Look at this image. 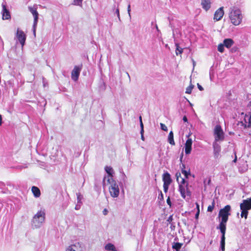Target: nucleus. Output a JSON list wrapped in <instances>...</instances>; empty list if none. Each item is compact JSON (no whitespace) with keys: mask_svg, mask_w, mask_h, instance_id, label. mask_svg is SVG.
<instances>
[{"mask_svg":"<svg viewBox=\"0 0 251 251\" xmlns=\"http://www.w3.org/2000/svg\"><path fill=\"white\" fill-rule=\"evenodd\" d=\"M105 249L108 251H116L114 246L111 244H107Z\"/></svg>","mask_w":251,"mask_h":251,"instance_id":"27","label":"nucleus"},{"mask_svg":"<svg viewBox=\"0 0 251 251\" xmlns=\"http://www.w3.org/2000/svg\"><path fill=\"white\" fill-rule=\"evenodd\" d=\"M159 198L160 199H163V195L161 191L160 192V195L159 196Z\"/></svg>","mask_w":251,"mask_h":251,"instance_id":"45","label":"nucleus"},{"mask_svg":"<svg viewBox=\"0 0 251 251\" xmlns=\"http://www.w3.org/2000/svg\"><path fill=\"white\" fill-rule=\"evenodd\" d=\"M46 212L44 209H40L33 217L31 220V227L37 229L42 226L45 223Z\"/></svg>","mask_w":251,"mask_h":251,"instance_id":"2","label":"nucleus"},{"mask_svg":"<svg viewBox=\"0 0 251 251\" xmlns=\"http://www.w3.org/2000/svg\"><path fill=\"white\" fill-rule=\"evenodd\" d=\"M234 42L231 39H225L223 41V44L227 48H230L233 45Z\"/></svg>","mask_w":251,"mask_h":251,"instance_id":"20","label":"nucleus"},{"mask_svg":"<svg viewBox=\"0 0 251 251\" xmlns=\"http://www.w3.org/2000/svg\"><path fill=\"white\" fill-rule=\"evenodd\" d=\"M197 85H198V88H199V89L200 91L203 90V89L201 85H200L199 83H198Z\"/></svg>","mask_w":251,"mask_h":251,"instance_id":"42","label":"nucleus"},{"mask_svg":"<svg viewBox=\"0 0 251 251\" xmlns=\"http://www.w3.org/2000/svg\"><path fill=\"white\" fill-rule=\"evenodd\" d=\"M240 209L241 210V216L245 217L246 219L248 215V211L251 209V200L248 199L244 200L240 204Z\"/></svg>","mask_w":251,"mask_h":251,"instance_id":"5","label":"nucleus"},{"mask_svg":"<svg viewBox=\"0 0 251 251\" xmlns=\"http://www.w3.org/2000/svg\"><path fill=\"white\" fill-rule=\"evenodd\" d=\"M140 132H141V135L143 134V132H144V129L143 128H142V129L141 128Z\"/></svg>","mask_w":251,"mask_h":251,"instance_id":"50","label":"nucleus"},{"mask_svg":"<svg viewBox=\"0 0 251 251\" xmlns=\"http://www.w3.org/2000/svg\"><path fill=\"white\" fill-rule=\"evenodd\" d=\"M167 203L171 207L172 206V203H171V200L169 197H168V199H167Z\"/></svg>","mask_w":251,"mask_h":251,"instance_id":"36","label":"nucleus"},{"mask_svg":"<svg viewBox=\"0 0 251 251\" xmlns=\"http://www.w3.org/2000/svg\"><path fill=\"white\" fill-rule=\"evenodd\" d=\"M66 251H84L82 244L79 242H76L68 246Z\"/></svg>","mask_w":251,"mask_h":251,"instance_id":"8","label":"nucleus"},{"mask_svg":"<svg viewBox=\"0 0 251 251\" xmlns=\"http://www.w3.org/2000/svg\"><path fill=\"white\" fill-rule=\"evenodd\" d=\"M236 160H237V158H236V157H235V158L233 160V161L234 162H236Z\"/></svg>","mask_w":251,"mask_h":251,"instance_id":"52","label":"nucleus"},{"mask_svg":"<svg viewBox=\"0 0 251 251\" xmlns=\"http://www.w3.org/2000/svg\"><path fill=\"white\" fill-rule=\"evenodd\" d=\"M116 13L117 14L118 18L120 19V12H119V9L118 8L116 9Z\"/></svg>","mask_w":251,"mask_h":251,"instance_id":"40","label":"nucleus"},{"mask_svg":"<svg viewBox=\"0 0 251 251\" xmlns=\"http://www.w3.org/2000/svg\"><path fill=\"white\" fill-rule=\"evenodd\" d=\"M102 212H103V215H106L108 213V210L106 209H104L103 210Z\"/></svg>","mask_w":251,"mask_h":251,"instance_id":"43","label":"nucleus"},{"mask_svg":"<svg viewBox=\"0 0 251 251\" xmlns=\"http://www.w3.org/2000/svg\"><path fill=\"white\" fill-rule=\"evenodd\" d=\"M199 214H200V210H198V211H197V212L196 213V214L195 215L196 219H198L199 216Z\"/></svg>","mask_w":251,"mask_h":251,"instance_id":"44","label":"nucleus"},{"mask_svg":"<svg viewBox=\"0 0 251 251\" xmlns=\"http://www.w3.org/2000/svg\"><path fill=\"white\" fill-rule=\"evenodd\" d=\"M141 139H142L143 141H144V140H145V138H144V137L143 134L141 135Z\"/></svg>","mask_w":251,"mask_h":251,"instance_id":"51","label":"nucleus"},{"mask_svg":"<svg viewBox=\"0 0 251 251\" xmlns=\"http://www.w3.org/2000/svg\"><path fill=\"white\" fill-rule=\"evenodd\" d=\"M183 120L184 122H187V117L186 116H184L183 117Z\"/></svg>","mask_w":251,"mask_h":251,"instance_id":"46","label":"nucleus"},{"mask_svg":"<svg viewBox=\"0 0 251 251\" xmlns=\"http://www.w3.org/2000/svg\"><path fill=\"white\" fill-rule=\"evenodd\" d=\"M214 206H215V202H214V201H213L212 202L211 205H209L208 206L207 211H208V212H212L213 210V209H214Z\"/></svg>","mask_w":251,"mask_h":251,"instance_id":"31","label":"nucleus"},{"mask_svg":"<svg viewBox=\"0 0 251 251\" xmlns=\"http://www.w3.org/2000/svg\"><path fill=\"white\" fill-rule=\"evenodd\" d=\"M2 19L4 20H9L11 19V16L10 14V12L6 8V4L5 2H2Z\"/></svg>","mask_w":251,"mask_h":251,"instance_id":"13","label":"nucleus"},{"mask_svg":"<svg viewBox=\"0 0 251 251\" xmlns=\"http://www.w3.org/2000/svg\"><path fill=\"white\" fill-rule=\"evenodd\" d=\"M196 206H197V209H198V210H200V206H199V204L198 203H196Z\"/></svg>","mask_w":251,"mask_h":251,"instance_id":"48","label":"nucleus"},{"mask_svg":"<svg viewBox=\"0 0 251 251\" xmlns=\"http://www.w3.org/2000/svg\"><path fill=\"white\" fill-rule=\"evenodd\" d=\"M32 192L33 195L36 198H38L41 195V192L40 189L36 186H32L31 188Z\"/></svg>","mask_w":251,"mask_h":251,"instance_id":"21","label":"nucleus"},{"mask_svg":"<svg viewBox=\"0 0 251 251\" xmlns=\"http://www.w3.org/2000/svg\"><path fill=\"white\" fill-rule=\"evenodd\" d=\"M230 211L231 207L229 205H226L220 210L218 214L220 223L217 228L220 231H226V223L230 215Z\"/></svg>","mask_w":251,"mask_h":251,"instance_id":"1","label":"nucleus"},{"mask_svg":"<svg viewBox=\"0 0 251 251\" xmlns=\"http://www.w3.org/2000/svg\"><path fill=\"white\" fill-rule=\"evenodd\" d=\"M105 171L108 174L107 176H104L103 179V187L106 186V182L107 181V179L109 176H111L113 178V170L110 166H106L104 168Z\"/></svg>","mask_w":251,"mask_h":251,"instance_id":"14","label":"nucleus"},{"mask_svg":"<svg viewBox=\"0 0 251 251\" xmlns=\"http://www.w3.org/2000/svg\"><path fill=\"white\" fill-rule=\"evenodd\" d=\"M139 120H140V122H141V121H142V117H141V116H140V117H139Z\"/></svg>","mask_w":251,"mask_h":251,"instance_id":"53","label":"nucleus"},{"mask_svg":"<svg viewBox=\"0 0 251 251\" xmlns=\"http://www.w3.org/2000/svg\"><path fill=\"white\" fill-rule=\"evenodd\" d=\"M178 184H179V186H182V185H185L186 184V183H187L185 180V178H182L181 177H180V180H179L178 181H177Z\"/></svg>","mask_w":251,"mask_h":251,"instance_id":"30","label":"nucleus"},{"mask_svg":"<svg viewBox=\"0 0 251 251\" xmlns=\"http://www.w3.org/2000/svg\"><path fill=\"white\" fill-rule=\"evenodd\" d=\"M183 245L182 243L174 242L172 244V248L176 251H179Z\"/></svg>","mask_w":251,"mask_h":251,"instance_id":"23","label":"nucleus"},{"mask_svg":"<svg viewBox=\"0 0 251 251\" xmlns=\"http://www.w3.org/2000/svg\"><path fill=\"white\" fill-rule=\"evenodd\" d=\"M140 126L142 129L143 128V124L142 123V121H141L140 122Z\"/></svg>","mask_w":251,"mask_h":251,"instance_id":"49","label":"nucleus"},{"mask_svg":"<svg viewBox=\"0 0 251 251\" xmlns=\"http://www.w3.org/2000/svg\"><path fill=\"white\" fill-rule=\"evenodd\" d=\"M175 45L176 47V55H178L179 54H181L183 51V49L182 48H180L179 46V45L178 43H175Z\"/></svg>","mask_w":251,"mask_h":251,"instance_id":"25","label":"nucleus"},{"mask_svg":"<svg viewBox=\"0 0 251 251\" xmlns=\"http://www.w3.org/2000/svg\"><path fill=\"white\" fill-rule=\"evenodd\" d=\"M130 4H128L127 7V12L129 17H130Z\"/></svg>","mask_w":251,"mask_h":251,"instance_id":"38","label":"nucleus"},{"mask_svg":"<svg viewBox=\"0 0 251 251\" xmlns=\"http://www.w3.org/2000/svg\"><path fill=\"white\" fill-rule=\"evenodd\" d=\"M176 180H177V181H179V177L180 178V177H181L180 174V173H179V174L176 173Z\"/></svg>","mask_w":251,"mask_h":251,"instance_id":"39","label":"nucleus"},{"mask_svg":"<svg viewBox=\"0 0 251 251\" xmlns=\"http://www.w3.org/2000/svg\"><path fill=\"white\" fill-rule=\"evenodd\" d=\"M250 200H251V198H250Z\"/></svg>","mask_w":251,"mask_h":251,"instance_id":"55","label":"nucleus"},{"mask_svg":"<svg viewBox=\"0 0 251 251\" xmlns=\"http://www.w3.org/2000/svg\"><path fill=\"white\" fill-rule=\"evenodd\" d=\"M160 127L162 130L167 131L168 130V128L166 126V125L164 124L160 123Z\"/></svg>","mask_w":251,"mask_h":251,"instance_id":"34","label":"nucleus"},{"mask_svg":"<svg viewBox=\"0 0 251 251\" xmlns=\"http://www.w3.org/2000/svg\"><path fill=\"white\" fill-rule=\"evenodd\" d=\"M182 166L183 167V168L181 169V173L182 174H183L185 177L186 178H188L189 176H191V173L190 171H187L184 169L185 166L184 165H182Z\"/></svg>","mask_w":251,"mask_h":251,"instance_id":"26","label":"nucleus"},{"mask_svg":"<svg viewBox=\"0 0 251 251\" xmlns=\"http://www.w3.org/2000/svg\"><path fill=\"white\" fill-rule=\"evenodd\" d=\"M229 17L233 25H238L242 22L243 15L239 8L233 6L230 8Z\"/></svg>","mask_w":251,"mask_h":251,"instance_id":"3","label":"nucleus"},{"mask_svg":"<svg viewBox=\"0 0 251 251\" xmlns=\"http://www.w3.org/2000/svg\"><path fill=\"white\" fill-rule=\"evenodd\" d=\"M37 25H36L34 26V23H33V34H34V35L35 36L36 35V27H37Z\"/></svg>","mask_w":251,"mask_h":251,"instance_id":"35","label":"nucleus"},{"mask_svg":"<svg viewBox=\"0 0 251 251\" xmlns=\"http://www.w3.org/2000/svg\"><path fill=\"white\" fill-rule=\"evenodd\" d=\"M109 184V191L110 195L113 198H117L119 195L120 190L118 184L111 176H109L106 184Z\"/></svg>","mask_w":251,"mask_h":251,"instance_id":"4","label":"nucleus"},{"mask_svg":"<svg viewBox=\"0 0 251 251\" xmlns=\"http://www.w3.org/2000/svg\"><path fill=\"white\" fill-rule=\"evenodd\" d=\"M80 203H77L76 204V205L75 207V210H78L80 208Z\"/></svg>","mask_w":251,"mask_h":251,"instance_id":"41","label":"nucleus"},{"mask_svg":"<svg viewBox=\"0 0 251 251\" xmlns=\"http://www.w3.org/2000/svg\"><path fill=\"white\" fill-rule=\"evenodd\" d=\"M156 28L157 29V30H158V26H157V25H156Z\"/></svg>","mask_w":251,"mask_h":251,"instance_id":"54","label":"nucleus"},{"mask_svg":"<svg viewBox=\"0 0 251 251\" xmlns=\"http://www.w3.org/2000/svg\"><path fill=\"white\" fill-rule=\"evenodd\" d=\"M222 233L221 240L220 242V246L222 251H225V234L226 231H220Z\"/></svg>","mask_w":251,"mask_h":251,"instance_id":"19","label":"nucleus"},{"mask_svg":"<svg viewBox=\"0 0 251 251\" xmlns=\"http://www.w3.org/2000/svg\"><path fill=\"white\" fill-rule=\"evenodd\" d=\"M163 189L165 193H167L169 185L172 182V179L170 174L168 172H166L163 175Z\"/></svg>","mask_w":251,"mask_h":251,"instance_id":"7","label":"nucleus"},{"mask_svg":"<svg viewBox=\"0 0 251 251\" xmlns=\"http://www.w3.org/2000/svg\"><path fill=\"white\" fill-rule=\"evenodd\" d=\"M194 86L192 84H190L189 86L186 88L185 93L188 94H190L194 88Z\"/></svg>","mask_w":251,"mask_h":251,"instance_id":"29","label":"nucleus"},{"mask_svg":"<svg viewBox=\"0 0 251 251\" xmlns=\"http://www.w3.org/2000/svg\"><path fill=\"white\" fill-rule=\"evenodd\" d=\"M16 37L21 44L22 47H23L26 40V35L25 33L22 30L18 29L16 33Z\"/></svg>","mask_w":251,"mask_h":251,"instance_id":"9","label":"nucleus"},{"mask_svg":"<svg viewBox=\"0 0 251 251\" xmlns=\"http://www.w3.org/2000/svg\"><path fill=\"white\" fill-rule=\"evenodd\" d=\"M224 47L223 43L219 44L218 47V50L220 52H223L224 51Z\"/></svg>","mask_w":251,"mask_h":251,"instance_id":"32","label":"nucleus"},{"mask_svg":"<svg viewBox=\"0 0 251 251\" xmlns=\"http://www.w3.org/2000/svg\"><path fill=\"white\" fill-rule=\"evenodd\" d=\"M249 110V114L245 115L244 117L245 126L246 127H251V101L248 105Z\"/></svg>","mask_w":251,"mask_h":251,"instance_id":"10","label":"nucleus"},{"mask_svg":"<svg viewBox=\"0 0 251 251\" xmlns=\"http://www.w3.org/2000/svg\"><path fill=\"white\" fill-rule=\"evenodd\" d=\"M28 9L29 11L32 13L33 17H34V26L36 25H37L38 20V15L39 14L37 11V5H34L33 7L28 6Z\"/></svg>","mask_w":251,"mask_h":251,"instance_id":"12","label":"nucleus"},{"mask_svg":"<svg viewBox=\"0 0 251 251\" xmlns=\"http://www.w3.org/2000/svg\"><path fill=\"white\" fill-rule=\"evenodd\" d=\"M82 1L83 0H74L73 1V4L81 7Z\"/></svg>","mask_w":251,"mask_h":251,"instance_id":"28","label":"nucleus"},{"mask_svg":"<svg viewBox=\"0 0 251 251\" xmlns=\"http://www.w3.org/2000/svg\"><path fill=\"white\" fill-rule=\"evenodd\" d=\"M76 195L77 203H81V200L82 199V196L79 193L76 194Z\"/></svg>","mask_w":251,"mask_h":251,"instance_id":"33","label":"nucleus"},{"mask_svg":"<svg viewBox=\"0 0 251 251\" xmlns=\"http://www.w3.org/2000/svg\"><path fill=\"white\" fill-rule=\"evenodd\" d=\"M213 134L216 142H222L225 139V133L219 125H217L214 129Z\"/></svg>","mask_w":251,"mask_h":251,"instance_id":"6","label":"nucleus"},{"mask_svg":"<svg viewBox=\"0 0 251 251\" xmlns=\"http://www.w3.org/2000/svg\"><path fill=\"white\" fill-rule=\"evenodd\" d=\"M224 15V8L221 7L218 9L215 12L214 19L216 21H220Z\"/></svg>","mask_w":251,"mask_h":251,"instance_id":"16","label":"nucleus"},{"mask_svg":"<svg viewBox=\"0 0 251 251\" xmlns=\"http://www.w3.org/2000/svg\"><path fill=\"white\" fill-rule=\"evenodd\" d=\"M2 124V117L1 115H0V126Z\"/></svg>","mask_w":251,"mask_h":251,"instance_id":"47","label":"nucleus"},{"mask_svg":"<svg viewBox=\"0 0 251 251\" xmlns=\"http://www.w3.org/2000/svg\"><path fill=\"white\" fill-rule=\"evenodd\" d=\"M217 142H216L215 141L213 144L214 151L215 154H216L217 153L219 154V153L221 151V147Z\"/></svg>","mask_w":251,"mask_h":251,"instance_id":"22","label":"nucleus"},{"mask_svg":"<svg viewBox=\"0 0 251 251\" xmlns=\"http://www.w3.org/2000/svg\"><path fill=\"white\" fill-rule=\"evenodd\" d=\"M168 141L169 143L172 145H174L175 144L174 140V134L172 131H171L169 133V134L168 135Z\"/></svg>","mask_w":251,"mask_h":251,"instance_id":"24","label":"nucleus"},{"mask_svg":"<svg viewBox=\"0 0 251 251\" xmlns=\"http://www.w3.org/2000/svg\"><path fill=\"white\" fill-rule=\"evenodd\" d=\"M192 140L191 138H188L185 144V152L186 154H189L191 153L192 150Z\"/></svg>","mask_w":251,"mask_h":251,"instance_id":"17","label":"nucleus"},{"mask_svg":"<svg viewBox=\"0 0 251 251\" xmlns=\"http://www.w3.org/2000/svg\"><path fill=\"white\" fill-rule=\"evenodd\" d=\"M210 181H211V180H210V179H209L207 180V182L206 181V180H204V186H206V185L207 184V185L209 184V183H210Z\"/></svg>","mask_w":251,"mask_h":251,"instance_id":"37","label":"nucleus"},{"mask_svg":"<svg viewBox=\"0 0 251 251\" xmlns=\"http://www.w3.org/2000/svg\"><path fill=\"white\" fill-rule=\"evenodd\" d=\"M202 8L206 11L209 10L211 7L210 0H201Z\"/></svg>","mask_w":251,"mask_h":251,"instance_id":"18","label":"nucleus"},{"mask_svg":"<svg viewBox=\"0 0 251 251\" xmlns=\"http://www.w3.org/2000/svg\"><path fill=\"white\" fill-rule=\"evenodd\" d=\"M179 191L181 197L184 199L185 198L186 195L188 196L190 195V192L188 189V183H186L185 185L179 186Z\"/></svg>","mask_w":251,"mask_h":251,"instance_id":"15","label":"nucleus"},{"mask_svg":"<svg viewBox=\"0 0 251 251\" xmlns=\"http://www.w3.org/2000/svg\"><path fill=\"white\" fill-rule=\"evenodd\" d=\"M82 69V65L81 66H75L72 72V78L74 81L77 80L80 72Z\"/></svg>","mask_w":251,"mask_h":251,"instance_id":"11","label":"nucleus"}]
</instances>
